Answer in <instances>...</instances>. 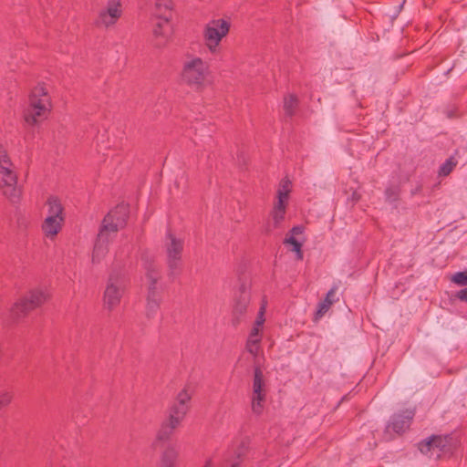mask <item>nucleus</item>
<instances>
[{
  "mask_svg": "<svg viewBox=\"0 0 467 467\" xmlns=\"http://www.w3.org/2000/svg\"><path fill=\"white\" fill-rule=\"evenodd\" d=\"M211 75L208 62L202 57L187 55L182 63L181 77L183 82L195 88L205 86Z\"/></svg>",
  "mask_w": 467,
  "mask_h": 467,
  "instance_id": "nucleus-1",
  "label": "nucleus"
},
{
  "mask_svg": "<svg viewBox=\"0 0 467 467\" xmlns=\"http://www.w3.org/2000/svg\"><path fill=\"white\" fill-rule=\"evenodd\" d=\"M0 190L12 202H16L21 196V188L17 185V175L14 165L4 146L0 143Z\"/></svg>",
  "mask_w": 467,
  "mask_h": 467,
  "instance_id": "nucleus-2",
  "label": "nucleus"
},
{
  "mask_svg": "<svg viewBox=\"0 0 467 467\" xmlns=\"http://www.w3.org/2000/svg\"><path fill=\"white\" fill-rule=\"evenodd\" d=\"M49 296L47 292L42 288H34L26 295L19 297L9 309V317L13 322L18 323L34 309L40 307Z\"/></svg>",
  "mask_w": 467,
  "mask_h": 467,
  "instance_id": "nucleus-3",
  "label": "nucleus"
},
{
  "mask_svg": "<svg viewBox=\"0 0 467 467\" xmlns=\"http://www.w3.org/2000/svg\"><path fill=\"white\" fill-rule=\"evenodd\" d=\"M190 400L191 394L188 393L186 389L178 394L176 402L170 409L167 421L161 425L158 432L157 439L159 441H167L173 430L181 424L190 409Z\"/></svg>",
  "mask_w": 467,
  "mask_h": 467,
  "instance_id": "nucleus-4",
  "label": "nucleus"
},
{
  "mask_svg": "<svg viewBox=\"0 0 467 467\" xmlns=\"http://www.w3.org/2000/svg\"><path fill=\"white\" fill-rule=\"evenodd\" d=\"M50 107V99L44 86L36 87L29 99V107L25 112V121L28 125H36L47 119Z\"/></svg>",
  "mask_w": 467,
  "mask_h": 467,
  "instance_id": "nucleus-5",
  "label": "nucleus"
},
{
  "mask_svg": "<svg viewBox=\"0 0 467 467\" xmlns=\"http://www.w3.org/2000/svg\"><path fill=\"white\" fill-rule=\"evenodd\" d=\"M230 27V22L223 18L213 19L204 26L202 38L210 54L219 52L220 43L228 35Z\"/></svg>",
  "mask_w": 467,
  "mask_h": 467,
  "instance_id": "nucleus-6",
  "label": "nucleus"
},
{
  "mask_svg": "<svg viewBox=\"0 0 467 467\" xmlns=\"http://www.w3.org/2000/svg\"><path fill=\"white\" fill-rule=\"evenodd\" d=\"M126 286L124 275L119 271H112L108 278L103 295V304L108 310L111 311L119 305Z\"/></svg>",
  "mask_w": 467,
  "mask_h": 467,
  "instance_id": "nucleus-7",
  "label": "nucleus"
},
{
  "mask_svg": "<svg viewBox=\"0 0 467 467\" xmlns=\"http://www.w3.org/2000/svg\"><path fill=\"white\" fill-rule=\"evenodd\" d=\"M184 242L171 232L167 233L164 243L166 263L171 275H177L182 269Z\"/></svg>",
  "mask_w": 467,
  "mask_h": 467,
  "instance_id": "nucleus-8",
  "label": "nucleus"
},
{
  "mask_svg": "<svg viewBox=\"0 0 467 467\" xmlns=\"http://www.w3.org/2000/svg\"><path fill=\"white\" fill-rule=\"evenodd\" d=\"M129 213L130 210L128 204H118L104 217L100 225V229L105 230L110 234L116 236L117 232L126 225Z\"/></svg>",
  "mask_w": 467,
  "mask_h": 467,
  "instance_id": "nucleus-9",
  "label": "nucleus"
},
{
  "mask_svg": "<svg viewBox=\"0 0 467 467\" xmlns=\"http://www.w3.org/2000/svg\"><path fill=\"white\" fill-rule=\"evenodd\" d=\"M451 438L449 436H431L429 439L422 441L419 443V450L421 453L434 457L441 458L443 454L451 451Z\"/></svg>",
  "mask_w": 467,
  "mask_h": 467,
  "instance_id": "nucleus-10",
  "label": "nucleus"
},
{
  "mask_svg": "<svg viewBox=\"0 0 467 467\" xmlns=\"http://www.w3.org/2000/svg\"><path fill=\"white\" fill-rule=\"evenodd\" d=\"M122 15L121 4L119 0H109L102 8L95 20L98 27L109 28L114 26Z\"/></svg>",
  "mask_w": 467,
  "mask_h": 467,
  "instance_id": "nucleus-11",
  "label": "nucleus"
},
{
  "mask_svg": "<svg viewBox=\"0 0 467 467\" xmlns=\"http://www.w3.org/2000/svg\"><path fill=\"white\" fill-rule=\"evenodd\" d=\"M264 386L265 380L263 371L258 365H255L253 380L252 410L257 415L262 413L264 402L265 400Z\"/></svg>",
  "mask_w": 467,
  "mask_h": 467,
  "instance_id": "nucleus-12",
  "label": "nucleus"
},
{
  "mask_svg": "<svg viewBox=\"0 0 467 467\" xmlns=\"http://www.w3.org/2000/svg\"><path fill=\"white\" fill-rule=\"evenodd\" d=\"M413 417L414 410H405L400 413L394 414L386 427V433L402 434L410 428Z\"/></svg>",
  "mask_w": 467,
  "mask_h": 467,
  "instance_id": "nucleus-13",
  "label": "nucleus"
},
{
  "mask_svg": "<svg viewBox=\"0 0 467 467\" xmlns=\"http://www.w3.org/2000/svg\"><path fill=\"white\" fill-rule=\"evenodd\" d=\"M115 236L105 230L99 228L93 252L91 261L93 264H99L109 252V244Z\"/></svg>",
  "mask_w": 467,
  "mask_h": 467,
  "instance_id": "nucleus-14",
  "label": "nucleus"
},
{
  "mask_svg": "<svg viewBox=\"0 0 467 467\" xmlns=\"http://www.w3.org/2000/svg\"><path fill=\"white\" fill-rule=\"evenodd\" d=\"M171 34V19L168 18H158V22L155 24L153 28V35L156 37V46L161 47H163Z\"/></svg>",
  "mask_w": 467,
  "mask_h": 467,
  "instance_id": "nucleus-15",
  "label": "nucleus"
},
{
  "mask_svg": "<svg viewBox=\"0 0 467 467\" xmlns=\"http://www.w3.org/2000/svg\"><path fill=\"white\" fill-rule=\"evenodd\" d=\"M145 270V276L148 283V292H161L157 284L161 278V274L157 265L150 261L146 260L143 265Z\"/></svg>",
  "mask_w": 467,
  "mask_h": 467,
  "instance_id": "nucleus-16",
  "label": "nucleus"
},
{
  "mask_svg": "<svg viewBox=\"0 0 467 467\" xmlns=\"http://www.w3.org/2000/svg\"><path fill=\"white\" fill-rule=\"evenodd\" d=\"M64 218H53L47 216L42 223V231L46 237L53 239L61 231Z\"/></svg>",
  "mask_w": 467,
  "mask_h": 467,
  "instance_id": "nucleus-17",
  "label": "nucleus"
},
{
  "mask_svg": "<svg viewBox=\"0 0 467 467\" xmlns=\"http://www.w3.org/2000/svg\"><path fill=\"white\" fill-rule=\"evenodd\" d=\"M337 287L333 286L327 293L323 301L317 305V309L315 314L314 321H318L330 309L333 303L336 301L335 296Z\"/></svg>",
  "mask_w": 467,
  "mask_h": 467,
  "instance_id": "nucleus-18",
  "label": "nucleus"
},
{
  "mask_svg": "<svg viewBox=\"0 0 467 467\" xmlns=\"http://www.w3.org/2000/svg\"><path fill=\"white\" fill-rule=\"evenodd\" d=\"M161 302V292H148L147 294V304H146V316L148 318H153L159 308Z\"/></svg>",
  "mask_w": 467,
  "mask_h": 467,
  "instance_id": "nucleus-19",
  "label": "nucleus"
},
{
  "mask_svg": "<svg viewBox=\"0 0 467 467\" xmlns=\"http://www.w3.org/2000/svg\"><path fill=\"white\" fill-rule=\"evenodd\" d=\"M250 303V295L249 292L245 290L243 286L240 289L238 296H236L234 306V312L235 315L242 316L244 315Z\"/></svg>",
  "mask_w": 467,
  "mask_h": 467,
  "instance_id": "nucleus-20",
  "label": "nucleus"
},
{
  "mask_svg": "<svg viewBox=\"0 0 467 467\" xmlns=\"http://www.w3.org/2000/svg\"><path fill=\"white\" fill-rule=\"evenodd\" d=\"M173 3L171 0H156L155 14L157 18L171 19Z\"/></svg>",
  "mask_w": 467,
  "mask_h": 467,
  "instance_id": "nucleus-21",
  "label": "nucleus"
},
{
  "mask_svg": "<svg viewBox=\"0 0 467 467\" xmlns=\"http://www.w3.org/2000/svg\"><path fill=\"white\" fill-rule=\"evenodd\" d=\"M47 216H52L53 218H64L63 211L64 208L60 202V201L54 196H51L47 199Z\"/></svg>",
  "mask_w": 467,
  "mask_h": 467,
  "instance_id": "nucleus-22",
  "label": "nucleus"
},
{
  "mask_svg": "<svg viewBox=\"0 0 467 467\" xmlns=\"http://www.w3.org/2000/svg\"><path fill=\"white\" fill-rule=\"evenodd\" d=\"M285 214V207L284 206H274L272 212V222L268 224L266 231L270 232L272 229H276L282 224Z\"/></svg>",
  "mask_w": 467,
  "mask_h": 467,
  "instance_id": "nucleus-23",
  "label": "nucleus"
},
{
  "mask_svg": "<svg viewBox=\"0 0 467 467\" xmlns=\"http://www.w3.org/2000/svg\"><path fill=\"white\" fill-rule=\"evenodd\" d=\"M178 457V452L174 448H167L161 457V467H176L175 462Z\"/></svg>",
  "mask_w": 467,
  "mask_h": 467,
  "instance_id": "nucleus-24",
  "label": "nucleus"
},
{
  "mask_svg": "<svg viewBox=\"0 0 467 467\" xmlns=\"http://www.w3.org/2000/svg\"><path fill=\"white\" fill-rule=\"evenodd\" d=\"M298 104V99L295 95H288L284 99V110L285 115L292 117L295 114L296 109Z\"/></svg>",
  "mask_w": 467,
  "mask_h": 467,
  "instance_id": "nucleus-25",
  "label": "nucleus"
},
{
  "mask_svg": "<svg viewBox=\"0 0 467 467\" xmlns=\"http://www.w3.org/2000/svg\"><path fill=\"white\" fill-rule=\"evenodd\" d=\"M245 349L249 352L256 360L261 352V341L260 339H247L245 344Z\"/></svg>",
  "mask_w": 467,
  "mask_h": 467,
  "instance_id": "nucleus-26",
  "label": "nucleus"
},
{
  "mask_svg": "<svg viewBox=\"0 0 467 467\" xmlns=\"http://www.w3.org/2000/svg\"><path fill=\"white\" fill-rule=\"evenodd\" d=\"M284 244L292 245V251L296 254L297 259L298 260L303 259V253H302V249H301L302 244L299 241H297L295 236H293V235L287 236L285 239Z\"/></svg>",
  "mask_w": 467,
  "mask_h": 467,
  "instance_id": "nucleus-27",
  "label": "nucleus"
},
{
  "mask_svg": "<svg viewBox=\"0 0 467 467\" xmlns=\"http://www.w3.org/2000/svg\"><path fill=\"white\" fill-rule=\"evenodd\" d=\"M457 161L454 160V158L451 157L449 158L440 168L439 175L440 176H447L449 175L454 167L456 166Z\"/></svg>",
  "mask_w": 467,
  "mask_h": 467,
  "instance_id": "nucleus-28",
  "label": "nucleus"
},
{
  "mask_svg": "<svg viewBox=\"0 0 467 467\" xmlns=\"http://www.w3.org/2000/svg\"><path fill=\"white\" fill-rule=\"evenodd\" d=\"M451 280L458 285H467V271L455 273Z\"/></svg>",
  "mask_w": 467,
  "mask_h": 467,
  "instance_id": "nucleus-29",
  "label": "nucleus"
},
{
  "mask_svg": "<svg viewBox=\"0 0 467 467\" xmlns=\"http://www.w3.org/2000/svg\"><path fill=\"white\" fill-rule=\"evenodd\" d=\"M290 190H282L278 189L277 192V202L275 204L276 206H286V202L288 200V194Z\"/></svg>",
  "mask_w": 467,
  "mask_h": 467,
  "instance_id": "nucleus-30",
  "label": "nucleus"
},
{
  "mask_svg": "<svg viewBox=\"0 0 467 467\" xmlns=\"http://www.w3.org/2000/svg\"><path fill=\"white\" fill-rule=\"evenodd\" d=\"M13 394L9 391H0V410L9 405L12 401Z\"/></svg>",
  "mask_w": 467,
  "mask_h": 467,
  "instance_id": "nucleus-31",
  "label": "nucleus"
},
{
  "mask_svg": "<svg viewBox=\"0 0 467 467\" xmlns=\"http://www.w3.org/2000/svg\"><path fill=\"white\" fill-rule=\"evenodd\" d=\"M261 331H262L261 327H257V326L254 325L247 339H260V341H261L262 340Z\"/></svg>",
  "mask_w": 467,
  "mask_h": 467,
  "instance_id": "nucleus-32",
  "label": "nucleus"
},
{
  "mask_svg": "<svg viewBox=\"0 0 467 467\" xmlns=\"http://www.w3.org/2000/svg\"><path fill=\"white\" fill-rule=\"evenodd\" d=\"M265 307L263 306H261L259 312H258V315H257V317H256V320L254 322V325L257 326V327H263V325L265 323Z\"/></svg>",
  "mask_w": 467,
  "mask_h": 467,
  "instance_id": "nucleus-33",
  "label": "nucleus"
},
{
  "mask_svg": "<svg viewBox=\"0 0 467 467\" xmlns=\"http://www.w3.org/2000/svg\"><path fill=\"white\" fill-rule=\"evenodd\" d=\"M456 297L462 302H467V287L458 291Z\"/></svg>",
  "mask_w": 467,
  "mask_h": 467,
  "instance_id": "nucleus-34",
  "label": "nucleus"
},
{
  "mask_svg": "<svg viewBox=\"0 0 467 467\" xmlns=\"http://www.w3.org/2000/svg\"><path fill=\"white\" fill-rule=\"evenodd\" d=\"M386 196L389 201H395L397 199L398 194L393 189H387Z\"/></svg>",
  "mask_w": 467,
  "mask_h": 467,
  "instance_id": "nucleus-35",
  "label": "nucleus"
},
{
  "mask_svg": "<svg viewBox=\"0 0 467 467\" xmlns=\"http://www.w3.org/2000/svg\"><path fill=\"white\" fill-rule=\"evenodd\" d=\"M290 232H291V235H293V236L301 234L303 233V227L299 226V225L294 226Z\"/></svg>",
  "mask_w": 467,
  "mask_h": 467,
  "instance_id": "nucleus-36",
  "label": "nucleus"
},
{
  "mask_svg": "<svg viewBox=\"0 0 467 467\" xmlns=\"http://www.w3.org/2000/svg\"><path fill=\"white\" fill-rule=\"evenodd\" d=\"M290 182L283 180L280 184V188L282 190H290L289 188Z\"/></svg>",
  "mask_w": 467,
  "mask_h": 467,
  "instance_id": "nucleus-37",
  "label": "nucleus"
},
{
  "mask_svg": "<svg viewBox=\"0 0 467 467\" xmlns=\"http://www.w3.org/2000/svg\"><path fill=\"white\" fill-rule=\"evenodd\" d=\"M351 198L353 201L358 202L360 199V195L357 192H354Z\"/></svg>",
  "mask_w": 467,
  "mask_h": 467,
  "instance_id": "nucleus-38",
  "label": "nucleus"
},
{
  "mask_svg": "<svg viewBox=\"0 0 467 467\" xmlns=\"http://www.w3.org/2000/svg\"><path fill=\"white\" fill-rule=\"evenodd\" d=\"M204 467H211V462H206V464L204 465ZM232 467H238V464H237V463L233 464V465H232Z\"/></svg>",
  "mask_w": 467,
  "mask_h": 467,
  "instance_id": "nucleus-39",
  "label": "nucleus"
}]
</instances>
